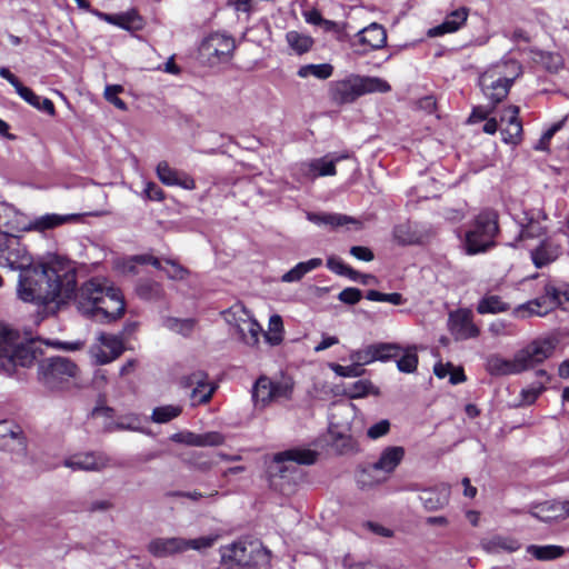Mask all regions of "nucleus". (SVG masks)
Segmentation results:
<instances>
[{"label": "nucleus", "instance_id": "41", "mask_svg": "<svg viewBox=\"0 0 569 569\" xmlns=\"http://www.w3.org/2000/svg\"><path fill=\"white\" fill-rule=\"evenodd\" d=\"M332 73H333V66L330 63L305 64V66H301L297 71V74L300 78L306 79L309 77H315L320 80H326V79L330 78L332 76Z\"/></svg>", "mask_w": 569, "mask_h": 569}, {"label": "nucleus", "instance_id": "14", "mask_svg": "<svg viewBox=\"0 0 569 569\" xmlns=\"http://www.w3.org/2000/svg\"><path fill=\"white\" fill-rule=\"evenodd\" d=\"M400 350L401 348L397 343L378 342L351 351L349 358L358 365L366 366L375 361H387L398 356Z\"/></svg>", "mask_w": 569, "mask_h": 569}, {"label": "nucleus", "instance_id": "62", "mask_svg": "<svg viewBox=\"0 0 569 569\" xmlns=\"http://www.w3.org/2000/svg\"><path fill=\"white\" fill-rule=\"evenodd\" d=\"M114 429L118 430H138L139 418L137 415H128L121 417L114 425Z\"/></svg>", "mask_w": 569, "mask_h": 569}, {"label": "nucleus", "instance_id": "63", "mask_svg": "<svg viewBox=\"0 0 569 569\" xmlns=\"http://www.w3.org/2000/svg\"><path fill=\"white\" fill-rule=\"evenodd\" d=\"M29 104L37 108L38 110H42L50 116H54L56 109L53 102L48 98H41L34 93V99H31Z\"/></svg>", "mask_w": 569, "mask_h": 569}, {"label": "nucleus", "instance_id": "15", "mask_svg": "<svg viewBox=\"0 0 569 569\" xmlns=\"http://www.w3.org/2000/svg\"><path fill=\"white\" fill-rule=\"evenodd\" d=\"M0 450L23 456L27 442L19 425L11 420L0 421Z\"/></svg>", "mask_w": 569, "mask_h": 569}, {"label": "nucleus", "instance_id": "52", "mask_svg": "<svg viewBox=\"0 0 569 569\" xmlns=\"http://www.w3.org/2000/svg\"><path fill=\"white\" fill-rule=\"evenodd\" d=\"M361 365L353 362L350 366H341L338 363H329V368L339 377L343 378H355L360 377L363 373V369H361Z\"/></svg>", "mask_w": 569, "mask_h": 569}, {"label": "nucleus", "instance_id": "51", "mask_svg": "<svg viewBox=\"0 0 569 569\" xmlns=\"http://www.w3.org/2000/svg\"><path fill=\"white\" fill-rule=\"evenodd\" d=\"M522 133V124L521 121H513L507 123L506 127L501 130L502 140L506 143L517 144L520 141Z\"/></svg>", "mask_w": 569, "mask_h": 569}, {"label": "nucleus", "instance_id": "60", "mask_svg": "<svg viewBox=\"0 0 569 569\" xmlns=\"http://www.w3.org/2000/svg\"><path fill=\"white\" fill-rule=\"evenodd\" d=\"M133 262L150 263V264H152L154 268H157L159 270L163 269V266H162V263L160 262V260L158 258H154L152 256H136L134 258H132L128 262V271L131 272V273H136L137 272Z\"/></svg>", "mask_w": 569, "mask_h": 569}, {"label": "nucleus", "instance_id": "44", "mask_svg": "<svg viewBox=\"0 0 569 569\" xmlns=\"http://www.w3.org/2000/svg\"><path fill=\"white\" fill-rule=\"evenodd\" d=\"M137 295L144 300L158 301L163 298L164 291L162 286L153 280L141 281L137 286Z\"/></svg>", "mask_w": 569, "mask_h": 569}, {"label": "nucleus", "instance_id": "19", "mask_svg": "<svg viewBox=\"0 0 569 569\" xmlns=\"http://www.w3.org/2000/svg\"><path fill=\"white\" fill-rule=\"evenodd\" d=\"M530 515L545 522L565 520L569 517V499L537 503L531 507Z\"/></svg>", "mask_w": 569, "mask_h": 569}, {"label": "nucleus", "instance_id": "55", "mask_svg": "<svg viewBox=\"0 0 569 569\" xmlns=\"http://www.w3.org/2000/svg\"><path fill=\"white\" fill-rule=\"evenodd\" d=\"M122 87L119 84H110L106 87L103 96L106 100L112 103L116 108L127 110L126 102L118 98V94L122 92Z\"/></svg>", "mask_w": 569, "mask_h": 569}, {"label": "nucleus", "instance_id": "35", "mask_svg": "<svg viewBox=\"0 0 569 569\" xmlns=\"http://www.w3.org/2000/svg\"><path fill=\"white\" fill-rule=\"evenodd\" d=\"M286 41L289 48L299 56L309 52L315 44L311 36L296 30L286 33Z\"/></svg>", "mask_w": 569, "mask_h": 569}, {"label": "nucleus", "instance_id": "53", "mask_svg": "<svg viewBox=\"0 0 569 569\" xmlns=\"http://www.w3.org/2000/svg\"><path fill=\"white\" fill-rule=\"evenodd\" d=\"M366 298L370 301L389 302L395 306H400L405 302L402 296L398 292L382 293L376 290H369Z\"/></svg>", "mask_w": 569, "mask_h": 569}, {"label": "nucleus", "instance_id": "8", "mask_svg": "<svg viewBox=\"0 0 569 569\" xmlns=\"http://www.w3.org/2000/svg\"><path fill=\"white\" fill-rule=\"evenodd\" d=\"M293 390V382L290 378H281L271 380L270 378L260 377L252 390V399L256 408H266L271 402L279 399H290Z\"/></svg>", "mask_w": 569, "mask_h": 569}, {"label": "nucleus", "instance_id": "57", "mask_svg": "<svg viewBox=\"0 0 569 569\" xmlns=\"http://www.w3.org/2000/svg\"><path fill=\"white\" fill-rule=\"evenodd\" d=\"M162 271L172 280H183L188 276V270L172 260L166 261Z\"/></svg>", "mask_w": 569, "mask_h": 569}, {"label": "nucleus", "instance_id": "58", "mask_svg": "<svg viewBox=\"0 0 569 569\" xmlns=\"http://www.w3.org/2000/svg\"><path fill=\"white\" fill-rule=\"evenodd\" d=\"M329 226L332 228V229H337V228H340V227H348L349 224H353L356 226V229H359L360 228V222L350 217V216H347V214H342V213H330V217H329Z\"/></svg>", "mask_w": 569, "mask_h": 569}, {"label": "nucleus", "instance_id": "21", "mask_svg": "<svg viewBox=\"0 0 569 569\" xmlns=\"http://www.w3.org/2000/svg\"><path fill=\"white\" fill-rule=\"evenodd\" d=\"M479 83L486 97L492 104L501 102L508 94L510 86L505 83L491 68H488L479 79Z\"/></svg>", "mask_w": 569, "mask_h": 569}, {"label": "nucleus", "instance_id": "23", "mask_svg": "<svg viewBox=\"0 0 569 569\" xmlns=\"http://www.w3.org/2000/svg\"><path fill=\"white\" fill-rule=\"evenodd\" d=\"M486 370L491 376H510L525 371V367L518 360V351L512 359H506L498 353H493L486 359Z\"/></svg>", "mask_w": 569, "mask_h": 569}, {"label": "nucleus", "instance_id": "48", "mask_svg": "<svg viewBox=\"0 0 569 569\" xmlns=\"http://www.w3.org/2000/svg\"><path fill=\"white\" fill-rule=\"evenodd\" d=\"M508 310V305L505 303L498 296H488L481 299L478 303L477 311L481 315L498 313Z\"/></svg>", "mask_w": 569, "mask_h": 569}, {"label": "nucleus", "instance_id": "42", "mask_svg": "<svg viewBox=\"0 0 569 569\" xmlns=\"http://www.w3.org/2000/svg\"><path fill=\"white\" fill-rule=\"evenodd\" d=\"M219 538V533H210L207 536H201L192 539L183 538L184 552H187L188 550L204 552L206 550L211 549L217 543Z\"/></svg>", "mask_w": 569, "mask_h": 569}, {"label": "nucleus", "instance_id": "59", "mask_svg": "<svg viewBox=\"0 0 569 569\" xmlns=\"http://www.w3.org/2000/svg\"><path fill=\"white\" fill-rule=\"evenodd\" d=\"M565 119L561 121H558L557 123L552 124L540 138L539 142L536 146L537 150L545 151L548 149L549 142L551 138L558 132L562 126H563Z\"/></svg>", "mask_w": 569, "mask_h": 569}, {"label": "nucleus", "instance_id": "12", "mask_svg": "<svg viewBox=\"0 0 569 569\" xmlns=\"http://www.w3.org/2000/svg\"><path fill=\"white\" fill-rule=\"evenodd\" d=\"M558 343L553 337L539 338L531 341L518 351V360L525 367V371L543 362L552 353Z\"/></svg>", "mask_w": 569, "mask_h": 569}, {"label": "nucleus", "instance_id": "6", "mask_svg": "<svg viewBox=\"0 0 569 569\" xmlns=\"http://www.w3.org/2000/svg\"><path fill=\"white\" fill-rule=\"evenodd\" d=\"M221 563L227 569H261L269 563L264 548L244 542H233L220 548Z\"/></svg>", "mask_w": 569, "mask_h": 569}, {"label": "nucleus", "instance_id": "22", "mask_svg": "<svg viewBox=\"0 0 569 569\" xmlns=\"http://www.w3.org/2000/svg\"><path fill=\"white\" fill-rule=\"evenodd\" d=\"M147 551L154 558H169L184 553L182 537H157L149 541Z\"/></svg>", "mask_w": 569, "mask_h": 569}, {"label": "nucleus", "instance_id": "43", "mask_svg": "<svg viewBox=\"0 0 569 569\" xmlns=\"http://www.w3.org/2000/svg\"><path fill=\"white\" fill-rule=\"evenodd\" d=\"M532 59L549 72H558L563 68V59L559 53L535 51Z\"/></svg>", "mask_w": 569, "mask_h": 569}, {"label": "nucleus", "instance_id": "30", "mask_svg": "<svg viewBox=\"0 0 569 569\" xmlns=\"http://www.w3.org/2000/svg\"><path fill=\"white\" fill-rule=\"evenodd\" d=\"M561 251L560 244L551 239L543 240L538 248L531 251V259L537 268H542L555 261Z\"/></svg>", "mask_w": 569, "mask_h": 569}, {"label": "nucleus", "instance_id": "40", "mask_svg": "<svg viewBox=\"0 0 569 569\" xmlns=\"http://www.w3.org/2000/svg\"><path fill=\"white\" fill-rule=\"evenodd\" d=\"M565 549L560 546L547 545L537 546L530 545L527 547V552L535 557L537 560L547 561L560 558L565 555Z\"/></svg>", "mask_w": 569, "mask_h": 569}, {"label": "nucleus", "instance_id": "54", "mask_svg": "<svg viewBox=\"0 0 569 569\" xmlns=\"http://www.w3.org/2000/svg\"><path fill=\"white\" fill-rule=\"evenodd\" d=\"M370 392L378 395V390L369 380H359L351 386L348 395L350 398H362Z\"/></svg>", "mask_w": 569, "mask_h": 569}, {"label": "nucleus", "instance_id": "11", "mask_svg": "<svg viewBox=\"0 0 569 569\" xmlns=\"http://www.w3.org/2000/svg\"><path fill=\"white\" fill-rule=\"evenodd\" d=\"M234 48V40L231 37L217 32L208 36L199 50L208 63L213 66L228 60Z\"/></svg>", "mask_w": 569, "mask_h": 569}, {"label": "nucleus", "instance_id": "10", "mask_svg": "<svg viewBox=\"0 0 569 569\" xmlns=\"http://www.w3.org/2000/svg\"><path fill=\"white\" fill-rule=\"evenodd\" d=\"M227 321L234 327L239 339L249 347H257L262 328L244 309L239 308L226 315Z\"/></svg>", "mask_w": 569, "mask_h": 569}, {"label": "nucleus", "instance_id": "34", "mask_svg": "<svg viewBox=\"0 0 569 569\" xmlns=\"http://www.w3.org/2000/svg\"><path fill=\"white\" fill-rule=\"evenodd\" d=\"M552 310V307H549L548 299L543 296L533 300H530L523 305L518 306L513 313L517 317L525 318L527 316H545L549 311Z\"/></svg>", "mask_w": 569, "mask_h": 569}, {"label": "nucleus", "instance_id": "50", "mask_svg": "<svg viewBox=\"0 0 569 569\" xmlns=\"http://www.w3.org/2000/svg\"><path fill=\"white\" fill-rule=\"evenodd\" d=\"M395 240L400 244H412L418 241L417 234L409 223H402L393 229Z\"/></svg>", "mask_w": 569, "mask_h": 569}, {"label": "nucleus", "instance_id": "1", "mask_svg": "<svg viewBox=\"0 0 569 569\" xmlns=\"http://www.w3.org/2000/svg\"><path fill=\"white\" fill-rule=\"evenodd\" d=\"M77 291V270L72 262L60 257L31 264L19 273L18 298L42 307L47 315H56L67 306Z\"/></svg>", "mask_w": 569, "mask_h": 569}, {"label": "nucleus", "instance_id": "2", "mask_svg": "<svg viewBox=\"0 0 569 569\" xmlns=\"http://www.w3.org/2000/svg\"><path fill=\"white\" fill-rule=\"evenodd\" d=\"M77 303L83 315L104 322L121 318L126 308L120 290L102 278H93L83 283Z\"/></svg>", "mask_w": 569, "mask_h": 569}, {"label": "nucleus", "instance_id": "49", "mask_svg": "<svg viewBox=\"0 0 569 569\" xmlns=\"http://www.w3.org/2000/svg\"><path fill=\"white\" fill-rule=\"evenodd\" d=\"M418 366V356L416 348H408L401 358L397 361V367L401 372L411 373Z\"/></svg>", "mask_w": 569, "mask_h": 569}, {"label": "nucleus", "instance_id": "31", "mask_svg": "<svg viewBox=\"0 0 569 569\" xmlns=\"http://www.w3.org/2000/svg\"><path fill=\"white\" fill-rule=\"evenodd\" d=\"M480 546L488 553H499L501 551L515 552L521 547L517 539L500 535L482 539Z\"/></svg>", "mask_w": 569, "mask_h": 569}, {"label": "nucleus", "instance_id": "27", "mask_svg": "<svg viewBox=\"0 0 569 569\" xmlns=\"http://www.w3.org/2000/svg\"><path fill=\"white\" fill-rule=\"evenodd\" d=\"M450 496V488L447 485H440L435 488L423 489L419 496L420 501L428 511H436L443 508Z\"/></svg>", "mask_w": 569, "mask_h": 569}, {"label": "nucleus", "instance_id": "13", "mask_svg": "<svg viewBox=\"0 0 569 569\" xmlns=\"http://www.w3.org/2000/svg\"><path fill=\"white\" fill-rule=\"evenodd\" d=\"M124 351L123 340L120 336L101 332L97 343L90 347V356L99 365L110 363Z\"/></svg>", "mask_w": 569, "mask_h": 569}, {"label": "nucleus", "instance_id": "39", "mask_svg": "<svg viewBox=\"0 0 569 569\" xmlns=\"http://www.w3.org/2000/svg\"><path fill=\"white\" fill-rule=\"evenodd\" d=\"M317 453L308 449H292L280 452L276 456V461H292L299 465H312L316 461Z\"/></svg>", "mask_w": 569, "mask_h": 569}, {"label": "nucleus", "instance_id": "32", "mask_svg": "<svg viewBox=\"0 0 569 569\" xmlns=\"http://www.w3.org/2000/svg\"><path fill=\"white\" fill-rule=\"evenodd\" d=\"M359 41L376 50L382 48L387 42V33L381 24L376 22L369 24L358 32Z\"/></svg>", "mask_w": 569, "mask_h": 569}, {"label": "nucleus", "instance_id": "25", "mask_svg": "<svg viewBox=\"0 0 569 569\" xmlns=\"http://www.w3.org/2000/svg\"><path fill=\"white\" fill-rule=\"evenodd\" d=\"M184 385L187 387H192L191 399L193 403H204L208 402L214 388L208 382V377L206 373L199 371L193 372L184 379Z\"/></svg>", "mask_w": 569, "mask_h": 569}, {"label": "nucleus", "instance_id": "7", "mask_svg": "<svg viewBox=\"0 0 569 569\" xmlns=\"http://www.w3.org/2000/svg\"><path fill=\"white\" fill-rule=\"evenodd\" d=\"M77 373V365L63 357L47 359L39 367L40 380L51 390L66 389Z\"/></svg>", "mask_w": 569, "mask_h": 569}, {"label": "nucleus", "instance_id": "16", "mask_svg": "<svg viewBox=\"0 0 569 569\" xmlns=\"http://www.w3.org/2000/svg\"><path fill=\"white\" fill-rule=\"evenodd\" d=\"M349 154L332 156L313 159L309 162H302L298 168L300 177L313 180L318 177H327L336 174V163L342 159H348Z\"/></svg>", "mask_w": 569, "mask_h": 569}, {"label": "nucleus", "instance_id": "64", "mask_svg": "<svg viewBox=\"0 0 569 569\" xmlns=\"http://www.w3.org/2000/svg\"><path fill=\"white\" fill-rule=\"evenodd\" d=\"M361 297V291L357 288H346L338 296L339 300L347 305H356Z\"/></svg>", "mask_w": 569, "mask_h": 569}, {"label": "nucleus", "instance_id": "18", "mask_svg": "<svg viewBox=\"0 0 569 569\" xmlns=\"http://www.w3.org/2000/svg\"><path fill=\"white\" fill-rule=\"evenodd\" d=\"M448 326L456 340H467L479 336V328L473 323L472 312L469 309H459L450 312Z\"/></svg>", "mask_w": 569, "mask_h": 569}, {"label": "nucleus", "instance_id": "17", "mask_svg": "<svg viewBox=\"0 0 569 569\" xmlns=\"http://www.w3.org/2000/svg\"><path fill=\"white\" fill-rule=\"evenodd\" d=\"M29 217L7 202H0V236L17 237L19 232H26Z\"/></svg>", "mask_w": 569, "mask_h": 569}, {"label": "nucleus", "instance_id": "36", "mask_svg": "<svg viewBox=\"0 0 569 569\" xmlns=\"http://www.w3.org/2000/svg\"><path fill=\"white\" fill-rule=\"evenodd\" d=\"M197 321L192 318H176L163 317L161 326L167 330L180 335L182 337H190L196 328Z\"/></svg>", "mask_w": 569, "mask_h": 569}, {"label": "nucleus", "instance_id": "3", "mask_svg": "<svg viewBox=\"0 0 569 569\" xmlns=\"http://www.w3.org/2000/svg\"><path fill=\"white\" fill-rule=\"evenodd\" d=\"M37 355L32 345L27 342L20 331L7 322L0 321V371L12 376L19 367H31Z\"/></svg>", "mask_w": 569, "mask_h": 569}, {"label": "nucleus", "instance_id": "28", "mask_svg": "<svg viewBox=\"0 0 569 569\" xmlns=\"http://www.w3.org/2000/svg\"><path fill=\"white\" fill-rule=\"evenodd\" d=\"M76 214H58V213H47L34 219L29 218V224L26 228V232L28 231H37L44 232L47 230L53 229L61 224H64L71 220L77 219Z\"/></svg>", "mask_w": 569, "mask_h": 569}, {"label": "nucleus", "instance_id": "46", "mask_svg": "<svg viewBox=\"0 0 569 569\" xmlns=\"http://www.w3.org/2000/svg\"><path fill=\"white\" fill-rule=\"evenodd\" d=\"M357 481L362 489H366L385 482L386 477L378 470H373L372 463L359 472Z\"/></svg>", "mask_w": 569, "mask_h": 569}, {"label": "nucleus", "instance_id": "61", "mask_svg": "<svg viewBox=\"0 0 569 569\" xmlns=\"http://www.w3.org/2000/svg\"><path fill=\"white\" fill-rule=\"evenodd\" d=\"M390 430V422L387 419L380 420L367 430V435L370 439H378L386 436Z\"/></svg>", "mask_w": 569, "mask_h": 569}, {"label": "nucleus", "instance_id": "24", "mask_svg": "<svg viewBox=\"0 0 569 569\" xmlns=\"http://www.w3.org/2000/svg\"><path fill=\"white\" fill-rule=\"evenodd\" d=\"M156 172L158 179L166 186H178L186 190H193L196 188L192 177L171 168L166 161L158 163Z\"/></svg>", "mask_w": 569, "mask_h": 569}, {"label": "nucleus", "instance_id": "37", "mask_svg": "<svg viewBox=\"0 0 569 569\" xmlns=\"http://www.w3.org/2000/svg\"><path fill=\"white\" fill-rule=\"evenodd\" d=\"M520 232L519 240L526 238H538L546 232V227L541 223L539 218L528 212L523 213V218L519 221Z\"/></svg>", "mask_w": 569, "mask_h": 569}, {"label": "nucleus", "instance_id": "45", "mask_svg": "<svg viewBox=\"0 0 569 569\" xmlns=\"http://www.w3.org/2000/svg\"><path fill=\"white\" fill-rule=\"evenodd\" d=\"M182 412L181 406L167 405L156 407L152 410L151 420L154 423H167L179 417Z\"/></svg>", "mask_w": 569, "mask_h": 569}, {"label": "nucleus", "instance_id": "5", "mask_svg": "<svg viewBox=\"0 0 569 569\" xmlns=\"http://www.w3.org/2000/svg\"><path fill=\"white\" fill-rule=\"evenodd\" d=\"M498 231V213L493 210L480 212L475 218L471 228L466 232L463 242L466 253L473 256L492 248Z\"/></svg>", "mask_w": 569, "mask_h": 569}, {"label": "nucleus", "instance_id": "56", "mask_svg": "<svg viewBox=\"0 0 569 569\" xmlns=\"http://www.w3.org/2000/svg\"><path fill=\"white\" fill-rule=\"evenodd\" d=\"M224 442V437L216 431L198 433L197 447H217Z\"/></svg>", "mask_w": 569, "mask_h": 569}, {"label": "nucleus", "instance_id": "4", "mask_svg": "<svg viewBox=\"0 0 569 569\" xmlns=\"http://www.w3.org/2000/svg\"><path fill=\"white\" fill-rule=\"evenodd\" d=\"M390 90V84L382 78L351 73L341 80L330 82L329 97L335 104L342 106L352 103L365 94L385 93Z\"/></svg>", "mask_w": 569, "mask_h": 569}, {"label": "nucleus", "instance_id": "29", "mask_svg": "<svg viewBox=\"0 0 569 569\" xmlns=\"http://www.w3.org/2000/svg\"><path fill=\"white\" fill-rule=\"evenodd\" d=\"M468 18V10L466 8H459L450 12L443 20L442 23L431 28L428 31L430 37H439L446 33L456 32L466 22Z\"/></svg>", "mask_w": 569, "mask_h": 569}, {"label": "nucleus", "instance_id": "26", "mask_svg": "<svg viewBox=\"0 0 569 569\" xmlns=\"http://www.w3.org/2000/svg\"><path fill=\"white\" fill-rule=\"evenodd\" d=\"M405 458V449L400 446L387 447L380 453L379 459L373 462V470H378L388 479Z\"/></svg>", "mask_w": 569, "mask_h": 569}, {"label": "nucleus", "instance_id": "9", "mask_svg": "<svg viewBox=\"0 0 569 569\" xmlns=\"http://www.w3.org/2000/svg\"><path fill=\"white\" fill-rule=\"evenodd\" d=\"M31 262L30 254L18 241V237L0 236V268L17 269L21 272L28 269Z\"/></svg>", "mask_w": 569, "mask_h": 569}, {"label": "nucleus", "instance_id": "20", "mask_svg": "<svg viewBox=\"0 0 569 569\" xmlns=\"http://www.w3.org/2000/svg\"><path fill=\"white\" fill-rule=\"evenodd\" d=\"M64 466L72 470L100 471L110 466V458L101 452L78 453L66 459Z\"/></svg>", "mask_w": 569, "mask_h": 569}, {"label": "nucleus", "instance_id": "33", "mask_svg": "<svg viewBox=\"0 0 569 569\" xmlns=\"http://www.w3.org/2000/svg\"><path fill=\"white\" fill-rule=\"evenodd\" d=\"M505 83L511 84L521 74V66L513 59H503L490 67Z\"/></svg>", "mask_w": 569, "mask_h": 569}, {"label": "nucleus", "instance_id": "38", "mask_svg": "<svg viewBox=\"0 0 569 569\" xmlns=\"http://www.w3.org/2000/svg\"><path fill=\"white\" fill-rule=\"evenodd\" d=\"M321 264L322 260L320 258H312L308 261L299 262L281 277V281L288 283L297 282L302 279L305 274L319 268Z\"/></svg>", "mask_w": 569, "mask_h": 569}, {"label": "nucleus", "instance_id": "47", "mask_svg": "<svg viewBox=\"0 0 569 569\" xmlns=\"http://www.w3.org/2000/svg\"><path fill=\"white\" fill-rule=\"evenodd\" d=\"M269 331L263 333L266 341L271 346H278L282 341L283 323L279 315H273L269 319Z\"/></svg>", "mask_w": 569, "mask_h": 569}]
</instances>
